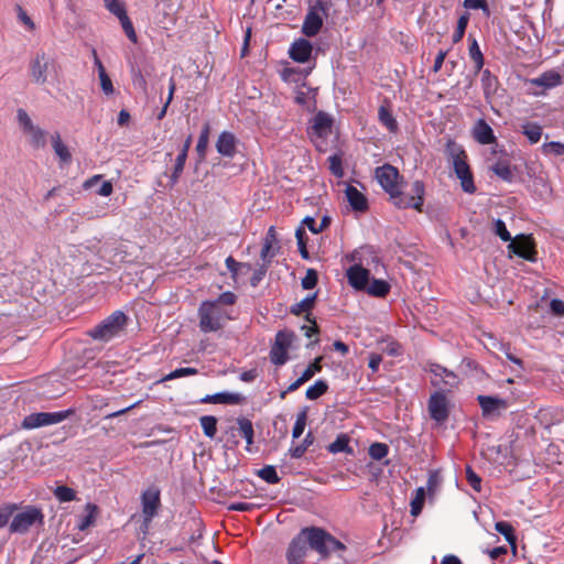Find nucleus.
Instances as JSON below:
<instances>
[{"label":"nucleus","instance_id":"58","mask_svg":"<svg viewBox=\"0 0 564 564\" xmlns=\"http://www.w3.org/2000/svg\"><path fill=\"white\" fill-rule=\"evenodd\" d=\"M15 509V505H6L0 507V528H3L8 523Z\"/></svg>","mask_w":564,"mask_h":564},{"label":"nucleus","instance_id":"64","mask_svg":"<svg viewBox=\"0 0 564 564\" xmlns=\"http://www.w3.org/2000/svg\"><path fill=\"white\" fill-rule=\"evenodd\" d=\"M304 224L313 234H318L323 230V225H317L315 219L312 217H306L304 219Z\"/></svg>","mask_w":564,"mask_h":564},{"label":"nucleus","instance_id":"6","mask_svg":"<svg viewBox=\"0 0 564 564\" xmlns=\"http://www.w3.org/2000/svg\"><path fill=\"white\" fill-rule=\"evenodd\" d=\"M127 315L121 311H116L100 324L89 330V335L97 340L108 341L123 330L127 324Z\"/></svg>","mask_w":564,"mask_h":564},{"label":"nucleus","instance_id":"23","mask_svg":"<svg viewBox=\"0 0 564 564\" xmlns=\"http://www.w3.org/2000/svg\"><path fill=\"white\" fill-rule=\"evenodd\" d=\"M242 400L243 397L237 392H218L207 394L202 399V403L238 404Z\"/></svg>","mask_w":564,"mask_h":564},{"label":"nucleus","instance_id":"48","mask_svg":"<svg viewBox=\"0 0 564 564\" xmlns=\"http://www.w3.org/2000/svg\"><path fill=\"white\" fill-rule=\"evenodd\" d=\"M105 8L118 19L127 14L124 4L119 0H104Z\"/></svg>","mask_w":564,"mask_h":564},{"label":"nucleus","instance_id":"28","mask_svg":"<svg viewBox=\"0 0 564 564\" xmlns=\"http://www.w3.org/2000/svg\"><path fill=\"white\" fill-rule=\"evenodd\" d=\"M239 434L247 442V451H250V446L253 444V426L252 422L246 417L237 420Z\"/></svg>","mask_w":564,"mask_h":564},{"label":"nucleus","instance_id":"39","mask_svg":"<svg viewBox=\"0 0 564 564\" xmlns=\"http://www.w3.org/2000/svg\"><path fill=\"white\" fill-rule=\"evenodd\" d=\"M328 390V384L324 380H317L313 386L306 390V398L308 400H316Z\"/></svg>","mask_w":564,"mask_h":564},{"label":"nucleus","instance_id":"1","mask_svg":"<svg viewBox=\"0 0 564 564\" xmlns=\"http://www.w3.org/2000/svg\"><path fill=\"white\" fill-rule=\"evenodd\" d=\"M375 176L383 188L389 194L390 200L398 208H413L417 212L422 210L424 203L425 187L422 181H415L412 184L411 194H404L401 191V180L397 167L390 164H383L375 171Z\"/></svg>","mask_w":564,"mask_h":564},{"label":"nucleus","instance_id":"60","mask_svg":"<svg viewBox=\"0 0 564 564\" xmlns=\"http://www.w3.org/2000/svg\"><path fill=\"white\" fill-rule=\"evenodd\" d=\"M464 6L471 10L481 9L486 14H489V8L486 0H464Z\"/></svg>","mask_w":564,"mask_h":564},{"label":"nucleus","instance_id":"42","mask_svg":"<svg viewBox=\"0 0 564 564\" xmlns=\"http://www.w3.org/2000/svg\"><path fill=\"white\" fill-rule=\"evenodd\" d=\"M197 373H198V370L196 368H192V367L178 368V369L171 371L166 376H164L162 378V381H170V380H174V379H178V378H183V377L195 376Z\"/></svg>","mask_w":564,"mask_h":564},{"label":"nucleus","instance_id":"5","mask_svg":"<svg viewBox=\"0 0 564 564\" xmlns=\"http://www.w3.org/2000/svg\"><path fill=\"white\" fill-rule=\"evenodd\" d=\"M297 336L293 330L282 329L275 334L270 349V360L275 366H283L289 360V351L297 347Z\"/></svg>","mask_w":564,"mask_h":564},{"label":"nucleus","instance_id":"25","mask_svg":"<svg viewBox=\"0 0 564 564\" xmlns=\"http://www.w3.org/2000/svg\"><path fill=\"white\" fill-rule=\"evenodd\" d=\"M468 41H469L468 53L475 64V73L478 74L481 72V69L484 67V63H485L484 55H482L479 44L475 37H471L469 35Z\"/></svg>","mask_w":564,"mask_h":564},{"label":"nucleus","instance_id":"51","mask_svg":"<svg viewBox=\"0 0 564 564\" xmlns=\"http://www.w3.org/2000/svg\"><path fill=\"white\" fill-rule=\"evenodd\" d=\"M321 361H322V357L315 358V360L312 364H310L307 366V368L303 371L301 377L305 381H308L311 378H313L317 372H319L322 370Z\"/></svg>","mask_w":564,"mask_h":564},{"label":"nucleus","instance_id":"57","mask_svg":"<svg viewBox=\"0 0 564 564\" xmlns=\"http://www.w3.org/2000/svg\"><path fill=\"white\" fill-rule=\"evenodd\" d=\"M466 478L474 490L477 492L481 490V478L469 466L466 468Z\"/></svg>","mask_w":564,"mask_h":564},{"label":"nucleus","instance_id":"30","mask_svg":"<svg viewBox=\"0 0 564 564\" xmlns=\"http://www.w3.org/2000/svg\"><path fill=\"white\" fill-rule=\"evenodd\" d=\"M521 130L532 144L538 143L542 137V127L535 122L523 123Z\"/></svg>","mask_w":564,"mask_h":564},{"label":"nucleus","instance_id":"52","mask_svg":"<svg viewBox=\"0 0 564 564\" xmlns=\"http://www.w3.org/2000/svg\"><path fill=\"white\" fill-rule=\"evenodd\" d=\"M494 231L502 241L510 242L512 240V237L508 231L506 224L501 219H497L494 223Z\"/></svg>","mask_w":564,"mask_h":564},{"label":"nucleus","instance_id":"50","mask_svg":"<svg viewBox=\"0 0 564 564\" xmlns=\"http://www.w3.org/2000/svg\"><path fill=\"white\" fill-rule=\"evenodd\" d=\"M119 21H120L121 26H122L126 35L128 36V39L132 43H137L138 36H137V33L134 31L133 24H132L131 20L129 19L128 14H124V15L120 17Z\"/></svg>","mask_w":564,"mask_h":564},{"label":"nucleus","instance_id":"9","mask_svg":"<svg viewBox=\"0 0 564 564\" xmlns=\"http://www.w3.org/2000/svg\"><path fill=\"white\" fill-rule=\"evenodd\" d=\"M17 120L23 133L29 135L32 147L36 149L45 147L46 132L33 123L31 117L24 109L19 108L17 110Z\"/></svg>","mask_w":564,"mask_h":564},{"label":"nucleus","instance_id":"61","mask_svg":"<svg viewBox=\"0 0 564 564\" xmlns=\"http://www.w3.org/2000/svg\"><path fill=\"white\" fill-rule=\"evenodd\" d=\"M236 299L237 297L232 292L227 291V292L221 293L215 302H217L218 305H220V306H221V304L232 305L236 302Z\"/></svg>","mask_w":564,"mask_h":564},{"label":"nucleus","instance_id":"27","mask_svg":"<svg viewBox=\"0 0 564 564\" xmlns=\"http://www.w3.org/2000/svg\"><path fill=\"white\" fill-rule=\"evenodd\" d=\"M51 141H52V147L54 149V152L58 156L61 162L69 163L72 160V154H70L67 145H65L63 143L59 133L55 132L54 134H52Z\"/></svg>","mask_w":564,"mask_h":564},{"label":"nucleus","instance_id":"11","mask_svg":"<svg viewBox=\"0 0 564 564\" xmlns=\"http://www.w3.org/2000/svg\"><path fill=\"white\" fill-rule=\"evenodd\" d=\"M429 371L432 373V386L438 389L451 390L456 388L459 383L458 376L455 372L438 364H431L429 366Z\"/></svg>","mask_w":564,"mask_h":564},{"label":"nucleus","instance_id":"59","mask_svg":"<svg viewBox=\"0 0 564 564\" xmlns=\"http://www.w3.org/2000/svg\"><path fill=\"white\" fill-rule=\"evenodd\" d=\"M18 20L22 23L29 31H33L35 29V24L32 19L28 15V13L22 9V7L17 6Z\"/></svg>","mask_w":564,"mask_h":564},{"label":"nucleus","instance_id":"24","mask_svg":"<svg viewBox=\"0 0 564 564\" xmlns=\"http://www.w3.org/2000/svg\"><path fill=\"white\" fill-rule=\"evenodd\" d=\"M562 83V77L557 72L549 70L539 77L530 79V85L538 86L543 89H550L558 86Z\"/></svg>","mask_w":564,"mask_h":564},{"label":"nucleus","instance_id":"46","mask_svg":"<svg viewBox=\"0 0 564 564\" xmlns=\"http://www.w3.org/2000/svg\"><path fill=\"white\" fill-rule=\"evenodd\" d=\"M54 496L61 502L73 501L76 497V492L66 486H57L54 490Z\"/></svg>","mask_w":564,"mask_h":564},{"label":"nucleus","instance_id":"13","mask_svg":"<svg viewBox=\"0 0 564 564\" xmlns=\"http://www.w3.org/2000/svg\"><path fill=\"white\" fill-rule=\"evenodd\" d=\"M31 76L36 84H44L48 75L54 72V61L45 53H37L31 62Z\"/></svg>","mask_w":564,"mask_h":564},{"label":"nucleus","instance_id":"32","mask_svg":"<svg viewBox=\"0 0 564 564\" xmlns=\"http://www.w3.org/2000/svg\"><path fill=\"white\" fill-rule=\"evenodd\" d=\"M380 122L390 131L397 132L398 122L392 112L384 106H381L378 111Z\"/></svg>","mask_w":564,"mask_h":564},{"label":"nucleus","instance_id":"36","mask_svg":"<svg viewBox=\"0 0 564 564\" xmlns=\"http://www.w3.org/2000/svg\"><path fill=\"white\" fill-rule=\"evenodd\" d=\"M481 86L486 96H489L496 90L497 77L494 76L489 69H481Z\"/></svg>","mask_w":564,"mask_h":564},{"label":"nucleus","instance_id":"43","mask_svg":"<svg viewBox=\"0 0 564 564\" xmlns=\"http://www.w3.org/2000/svg\"><path fill=\"white\" fill-rule=\"evenodd\" d=\"M191 144H192V137L189 135L185 140L181 152L176 156L175 164H174V165H176V172H183Z\"/></svg>","mask_w":564,"mask_h":564},{"label":"nucleus","instance_id":"53","mask_svg":"<svg viewBox=\"0 0 564 564\" xmlns=\"http://www.w3.org/2000/svg\"><path fill=\"white\" fill-rule=\"evenodd\" d=\"M306 425V412L303 411L296 416V421L294 423L293 430H292V436L293 438H299L305 429Z\"/></svg>","mask_w":564,"mask_h":564},{"label":"nucleus","instance_id":"55","mask_svg":"<svg viewBox=\"0 0 564 564\" xmlns=\"http://www.w3.org/2000/svg\"><path fill=\"white\" fill-rule=\"evenodd\" d=\"M100 82L101 90L105 95L110 96L115 93V87L112 85V82L110 77L108 76L107 72H101V74L98 76Z\"/></svg>","mask_w":564,"mask_h":564},{"label":"nucleus","instance_id":"37","mask_svg":"<svg viewBox=\"0 0 564 564\" xmlns=\"http://www.w3.org/2000/svg\"><path fill=\"white\" fill-rule=\"evenodd\" d=\"M316 294L307 295L301 302L294 304L291 307V313L294 315H301L305 312H308L313 308L315 303Z\"/></svg>","mask_w":564,"mask_h":564},{"label":"nucleus","instance_id":"17","mask_svg":"<svg viewBox=\"0 0 564 564\" xmlns=\"http://www.w3.org/2000/svg\"><path fill=\"white\" fill-rule=\"evenodd\" d=\"M238 140L230 131H223L216 141L217 152L226 158H234L237 152Z\"/></svg>","mask_w":564,"mask_h":564},{"label":"nucleus","instance_id":"21","mask_svg":"<svg viewBox=\"0 0 564 564\" xmlns=\"http://www.w3.org/2000/svg\"><path fill=\"white\" fill-rule=\"evenodd\" d=\"M333 120L325 112H318L313 118L312 131L319 138H326L332 132Z\"/></svg>","mask_w":564,"mask_h":564},{"label":"nucleus","instance_id":"63","mask_svg":"<svg viewBox=\"0 0 564 564\" xmlns=\"http://www.w3.org/2000/svg\"><path fill=\"white\" fill-rule=\"evenodd\" d=\"M382 361V358L378 354H371L369 357V368L372 370V372H377L379 370L380 364Z\"/></svg>","mask_w":564,"mask_h":564},{"label":"nucleus","instance_id":"12","mask_svg":"<svg viewBox=\"0 0 564 564\" xmlns=\"http://www.w3.org/2000/svg\"><path fill=\"white\" fill-rule=\"evenodd\" d=\"M141 505L143 522L148 527L161 506L160 490L154 486L145 489L141 495Z\"/></svg>","mask_w":564,"mask_h":564},{"label":"nucleus","instance_id":"44","mask_svg":"<svg viewBox=\"0 0 564 564\" xmlns=\"http://www.w3.org/2000/svg\"><path fill=\"white\" fill-rule=\"evenodd\" d=\"M369 456L375 460H381L389 453V447L384 443H373L369 446Z\"/></svg>","mask_w":564,"mask_h":564},{"label":"nucleus","instance_id":"34","mask_svg":"<svg viewBox=\"0 0 564 564\" xmlns=\"http://www.w3.org/2000/svg\"><path fill=\"white\" fill-rule=\"evenodd\" d=\"M204 434L214 438L217 433V419L213 415H204L199 419Z\"/></svg>","mask_w":564,"mask_h":564},{"label":"nucleus","instance_id":"49","mask_svg":"<svg viewBox=\"0 0 564 564\" xmlns=\"http://www.w3.org/2000/svg\"><path fill=\"white\" fill-rule=\"evenodd\" d=\"M542 152L545 155L560 156L564 153V143L557 141L546 142L542 145Z\"/></svg>","mask_w":564,"mask_h":564},{"label":"nucleus","instance_id":"62","mask_svg":"<svg viewBox=\"0 0 564 564\" xmlns=\"http://www.w3.org/2000/svg\"><path fill=\"white\" fill-rule=\"evenodd\" d=\"M550 308L554 315L561 316L564 314V302L558 299H553L550 302Z\"/></svg>","mask_w":564,"mask_h":564},{"label":"nucleus","instance_id":"16","mask_svg":"<svg viewBox=\"0 0 564 564\" xmlns=\"http://www.w3.org/2000/svg\"><path fill=\"white\" fill-rule=\"evenodd\" d=\"M323 8H312L307 12L302 26V32L306 36H315L319 32L323 25Z\"/></svg>","mask_w":564,"mask_h":564},{"label":"nucleus","instance_id":"40","mask_svg":"<svg viewBox=\"0 0 564 564\" xmlns=\"http://www.w3.org/2000/svg\"><path fill=\"white\" fill-rule=\"evenodd\" d=\"M495 529L505 536V539L512 545L516 543V534L513 527L507 521H498Z\"/></svg>","mask_w":564,"mask_h":564},{"label":"nucleus","instance_id":"19","mask_svg":"<svg viewBox=\"0 0 564 564\" xmlns=\"http://www.w3.org/2000/svg\"><path fill=\"white\" fill-rule=\"evenodd\" d=\"M312 44L307 40L300 39L292 43L289 50V55L297 63H306L312 55Z\"/></svg>","mask_w":564,"mask_h":564},{"label":"nucleus","instance_id":"29","mask_svg":"<svg viewBox=\"0 0 564 564\" xmlns=\"http://www.w3.org/2000/svg\"><path fill=\"white\" fill-rule=\"evenodd\" d=\"M328 452L333 454L347 453L352 454V448L349 446V437L346 434H339L336 440L328 445Z\"/></svg>","mask_w":564,"mask_h":564},{"label":"nucleus","instance_id":"22","mask_svg":"<svg viewBox=\"0 0 564 564\" xmlns=\"http://www.w3.org/2000/svg\"><path fill=\"white\" fill-rule=\"evenodd\" d=\"M346 198L356 212H366L368 208V202L366 196L358 191L355 186L348 185L345 189Z\"/></svg>","mask_w":564,"mask_h":564},{"label":"nucleus","instance_id":"10","mask_svg":"<svg viewBox=\"0 0 564 564\" xmlns=\"http://www.w3.org/2000/svg\"><path fill=\"white\" fill-rule=\"evenodd\" d=\"M427 410L433 421L442 424L447 421L449 415V400L443 391H436L431 394L427 402Z\"/></svg>","mask_w":564,"mask_h":564},{"label":"nucleus","instance_id":"7","mask_svg":"<svg viewBox=\"0 0 564 564\" xmlns=\"http://www.w3.org/2000/svg\"><path fill=\"white\" fill-rule=\"evenodd\" d=\"M44 514L42 510L34 506H28L18 512L11 523L10 531L12 533H26L34 525H43Z\"/></svg>","mask_w":564,"mask_h":564},{"label":"nucleus","instance_id":"33","mask_svg":"<svg viewBox=\"0 0 564 564\" xmlns=\"http://www.w3.org/2000/svg\"><path fill=\"white\" fill-rule=\"evenodd\" d=\"M491 171L501 180L506 182H511L513 177V173L510 169V165L507 161H498L496 164L491 166Z\"/></svg>","mask_w":564,"mask_h":564},{"label":"nucleus","instance_id":"38","mask_svg":"<svg viewBox=\"0 0 564 564\" xmlns=\"http://www.w3.org/2000/svg\"><path fill=\"white\" fill-rule=\"evenodd\" d=\"M209 130H210L209 123H205L200 131L198 141H197L196 151H197L198 155L200 156V159H204L206 155L208 141H209Z\"/></svg>","mask_w":564,"mask_h":564},{"label":"nucleus","instance_id":"54","mask_svg":"<svg viewBox=\"0 0 564 564\" xmlns=\"http://www.w3.org/2000/svg\"><path fill=\"white\" fill-rule=\"evenodd\" d=\"M328 162H329V170L330 172L336 176V177H343L344 175V170H343V165H341V159L340 156L338 155H332L328 158Z\"/></svg>","mask_w":564,"mask_h":564},{"label":"nucleus","instance_id":"14","mask_svg":"<svg viewBox=\"0 0 564 564\" xmlns=\"http://www.w3.org/2000/svg\"><path fill=\"white\" fill-rule=\"evenodd\" d=\"M508 249L528 261L534 262L536 260L534 241L530 236H517L510 241Z\"/></svg>","mask_w":564,"mask_h":564},{"label":"nucleus","instance_id":"4","mask_svg":"<svg viewBox=\"0 0 564 564\" xmlns=\"http://www.w3.org/2000/svg\"><path fill=\"white\" fill-rule=\"evenodd\" d=\"M199 328L203 333H215L224 327L229 318L217 302L205 301L198 308Z\"/></svg>","mask_w":564,"mask_h":564},{"label":"nucleus","instance_id":"2","mask_svg":"<svg viewBox=\"0 0 564 564\" xmlns=\"http://www.w3.org/2000/svg\"><path fill=\"white\" fill-rule=\"evenodd\" d=\"M308 546L318 552L323 557L332 552L345 550V545L319 528H304L291 541L286 558L289 564H301L307 554Z\"/></svg>","mask_w":564,"mask_h":564},{"label":"nucleus","instance_id":"45","mask_svg":"<svg viewBox=\"0 0 564 564\" xmlns=\"http://www.w3.org/2000/svg\"><path fill=\"white\" fill-rule=\"evenodd\" d=\"M468 21H469V14L468 13H464V14H462L458 18L457 28H456V30H455V32L453 34V42L454 43L460 42L462 39L464 37L466 28L468 25Z\"/></svg>","mask_w":564,"mask_h":564},{"label":"nucleus","instance_id":"56","mask_svg":"<svg viewBox=\"0 0 564 564\" xmlns=\"http://www.w3.org/2000/svg\"><path fill=\"white\" fill-rule=\"evenodd\" d=\"M302 288L304 290H312L317 284V273L313 269H308L305 276L302 279Z\"/></svg>","mask_w":564,"mask_h":564},{"label":"nucleus","instance_id":"47","mask_svg":"<svg viewBox=\"0 0 564 564\" xmlns=\"http://www.w3.org/2000/svg\"><path fill=\"white\" fill-rule=\"evenodd\" d=\"M86 510L87 514L83 516L77 523V528L80 531L86 530L94 522L96 506L87 503Z\"/></svg>","mask_w":564,"mask_h":564},{"label":"nucleus","instance_id":"20","mask_svg":"<svg viewBox=\"0 0 564 564\" xmlns=\"http://www.w3.org/2000/svg\"><path fill=\"white\" fill-rule=\"evenodd\" d=\"M473 137L480 144H491L496 142L492 128L484 119H479L475 123Z\"/></svg>","mask_w":564,"mask_h":564},{"label":"nucleus","instance_id":"35","mask_svg":"<svg viewBox=\"0 0 564 564\" xmlns=\"http://www.w3.org/2000/svg\"><path fill=\"white\" fill-rule=\"evenodd\" d=\"M425 501V489L423 487H419L415 492L414 497L411 500V514L413 517H417L424 506Z\"/></svg>","mask_w":564,"mask_h":564},{"label":"nucleus","instance_id":"26","mask_svg":"<svg viewBox=\"0 0 564 564\" xmlns=\"http://www.w3.org/2000/svg\"><path fill=\"white\" fill-rule=\"evenodd\" d=\"M295 102L307 110L315 107V93L307 87H301L296 90Z\"/></svg>","mask_w":564,"mask_h":564},{"label":"nucleus","instance_id":"31","mask_svg":"<svg viewBox=\"0 0 564 564\" xmlns=\"http://www.w3.org/2000/svg\"><path fill=\"white\" fill-rule=\"evenodd\" d=\"M366 290L370 295L382 297L389 293L390 285L384 280L376 279L371 282H368Z\"/></svg>","mask_w":564,"mask_h":564},{"label":"nucleus","instance_id":"15","mask_svg":"<svg viewBox=\"0 0 564 564\" xmlns=\"http://www.w3.org/2000/svg\"><path fill=\"white\" fill-rule=\"evenodd\" d=\"M477 401L485 417L499 416L500 412L508 408V402L505 399L497 397L478 395Z\"/></svg>","mask_w":564,"mask_h":564},{"label":"nucleus","instance_id":"41","mask_svg":"<svg viewBox=\"0 0 564 564\" xmlns=\"http://www.w3.org/2000/svg\"><path fill=\"white\" fill-rule=\"evenodd\" d=\"M258 476L268 484L275 485L280 481V477L275 468L271 465L264 466L258 471Z\"/></svg>","mask_w":564,"mask_h":564},{"label":"nucleus","instance_id":"3","mask_svg":"<svg viewBox=\"0 0 564 564\" xmlns=\"http://www.w3.org/2000/svg\"><path fill=\"white\" fill-rule=\"evenodd\" d=\"M445 154L453 166L456 177L460 182L462 189L467 194H474L476 186L464 148L455 141L448 140Z\"/></svg>","mask_w":564,"mask_h":564},{"label":"nucleus","instance_id":"8","mask_svg":"<svg viewBox=\"0 0 564 564\" xmlns=\"http://www.w3.org/2000/svg\"><path fill=\"white\" fill-rule=\"evenodd\" d=\"M74 413L68 409L57 412H37L26 415L22 421V427L25 430H34L43 426L54 425L63 422Z\"/></svg>","mask_w":564,"mask_h":564},{"label":"nucleus","instance_id":"18","mask_svg":"<svg viewBox=\"0 0 564 564\" xmlns=\"http://www.w3.org/2000/svg\"><path fill=\"white\" fill-rule=\"evenodd\" d=\"M349 284L356 290H366L369 282V270L359 264H355L347 270Z\"/></svg>","mask_w":564,"mask_h":564}]
</instances>
